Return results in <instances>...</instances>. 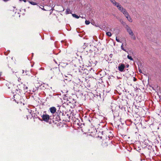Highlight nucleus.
Listing matches in <instances>:
<instances>
[{
    "label": "nucleus",
    "instance_id": "nucleus-10",
    "mask_svg": "<svg viewBox=\"0 0 161 161\" xmlns=\"http://www.w3.org/2000/svg\"><path fill=\"white\" fill-rule=\"evenodd\" d=\"M70 12H71V11L69 9L67 8L66 10V12L67 14H69L70 13Z\"/></svg>",
    "mask_w": 161,
    "mask_h": 161
},
{
    "label": "nucleus",
    "instance_id": "nucleus-21",
    "mask_svg": "<svg viewBox=\"0 0 161 161\" xmlns=\"http://www.w3.org/2000/svg\"><path fill=\"white\" fill-rule=\"evenodd\" d=\"M110 30L111 31H113H113H114V29H110Z\"/></svg>",
    "mask_w": 161,
    "mask_h": 161
},
{
    "label": "nucleus",
    "instance_id": "nucleus-14",
    "mask_svg": "<svg viewBox=\"0 0 161 161\" xmlns=\"http://www.w3.org/2000/svg\"><path fill=\"white\" fill-rule=\"evenodd\" d=\"M127 58L128 59L131 60H133V58H131V56H130L129 55L127 56Z\"/></svg>",
    "mask_w": 161,
    "mask_h": 161
},
{
    "label": "nucleus",
    "instance_id": "nucleus-4",
    "mask_svg": "<svg viewBox=\"0 0 161 161\" xmlns=\"http://www.w3.org/2000/svg\"><path fill=\"white\" fill-rule=\"evenodd\" d=\"M41 117H42L43 120L46 122H48V121L50 118L49 115L46 114H43L41 115Z\"/></svg>",
    "mask_w": 161,
    "mask_h": 161
},
{
    "label": "nucleus",
    "instance_id": "nucleus-20",
    "mask_svg": "<svg viewBox=\"0 0 161 161\" xmlns=\"http://www.w3.org/2000/svg\"><path fill=\"white\" fill-rule=\"evenodd\" d=\"M139 71L140 73H142V70L141 69H139Z\"/></svg>",
    "mask_w": 161,
    "mask_h": 161
},
{
    "label": "nucleus",
    "instance_id": "nucleus-2",
    "mask_svg": "<svg viewBox=\"0 0 161 161\" xmlns=\"http://www.w3.org/2000/svg\"><path fill=\"white\" fill-rule=\"evenodd\" d=\"M126 29L127 32L130 36L131 38L134 40H135L136 37L131 28L129 26H127Z\"/></svg>",
    "mask_w": 161,
    "mask_h": 161
},
{
    "label": "nucleus",
    "instance_id": "nucleus-9",
    "mask_svg": "<svg viewBox=\"0 0 161 161\" xmlns=\"http://www.w3.org/2000/svg\"><path fill=\"white\" fill-rule=\"evenodd\" d=\"M106 34V35L109 36H111L112 35L111 33L110 32H107Z\"/></svg>",
    "mask_w": 161,
    "mask_h": 161
},
{
    "label": "nucleus",
    "instance_id": "nucleus-22",
    "mask_svg": "<svg viewBox=\"0 0 161 161\" xmlns=\"http://www.w3.org/2000/svg\"><path fill=\"white\" fill-rule=\"evenodd\" d=\"M133 79H134L133 80H134V81H135L136 80V79L135 78H134V77L133 78Z\"/></svg>",
    "mask_w": 161,
    "mask_h": 161
},
{
    "label": "nucleus",
    "instance_id": "nucleus-16",
    "mask_svg": "<svg viewBox=\"0 0 161 161\" xmlns=\"http://www.w3.org/2000/svg\"><path fill=\"white\" fill-rule=\"evenodd\" d=\"M157 93L159 97L161 96V91H159V92H158Z\"/></svg>",
    "mask_w": 161,
    "mask_h": 161
},
{
    "label": "nucleus",
    "instance_id": "nucleus-3",
    "mask_svg": "<svg viewBox=\"0 0 161 161\" xmlns=\"http://www.w3.org/2000/svg\"><path fill=\"white\" fill-rule=\"evenodd\" d=\"M125 17L127 18V20L130 22H133V19L131 18V16L129 14V13L127 11L124 14Z\"/></svg>",
    "mask_w": 161,
    "mask_h": 161
},
{
    "label": "nucleus",
    "instance_id": "nucleus-17",
    "mask_svg": "<svg viewBox=\"0 0 161 161\" xmlns=\"http://www.w3.org/2000/svg\"><path fill=\"white\" fill-rule=\"evenodd\" d=\"M63 96H64L65 97H69V95L67 93L66 94H63Z\"/></svg>",
    "mask_w": 161,
    "mask_h": 161
},
{
    "label": "nucleus",
    "instance_id": "nucleus-18",
    "mask_svg": "<svg viewBox=\"0 0 161 161\" xmlns=\"http://www.w3.org/2000/svg\"><path fill=\"white\" fill-rule=\"evenodd\" d=\"M121 49H122L123 50H124V51H125V49L124 48H123V44H122V45L121 46Z\"/></svg>",
    "mask_w": 161,
    "mask_h": 161
},
{
    "label": "nucleus",
    "instance_id": "nucleus-19",
    "mask_svg": "<svg viewBox=\"0 0 161 161\" xmlns=\"http://www.w3.org/2000/svg\"><path fill=\"white\" fill-rule=\"evenodd\" d=\"M116 41L117 42H120L119 40L117 38V37H116Z\"/></svg>",
    "mask_w": 161,
    "mask_h": 161
},
{
    "label": "nucleus",
    "instance_id": "nucleus-15",
    "mask_svg": "<svg viewBox=\"0 0 161 161\" xmlns=\"http://www.w3.org/2000/svg\"><path fill=\"white\" fill-rule=\"evenodd\" d=\"M90 22L89 21H88L86 20L85 21V24L87 25L89 24H90Z\"/></svg>",
    "mask_w": 161,
    "mask_h": 161
},
{
    "label": "nucleus",
    "instance_id": "nucleus-12",
    "mask_svg": "<svg viewBox=\"0 0 161 161\" xmlns=\"http://www.w3.org/2000/svg\"><path fill=\"white\" fill-rule=\"evenodd\" d=\"M29 2L33 5H35L36 4V3L34 2L29 1Z\"/></svg>",
    "mask_w": 161,
    "mask_h": 161
},
{
    "label": "nucleus",
    "instance_id": "nucleus-11",
    "mask_svg": "<svg viewBox=\"0 0 161 161\" xmlns=\"http://www.w3.org/2000/svg\"><path fill=\"white\" fill-rule=\"evenodd\" d=\"M20 97V96L19 94H18V95L14 94V98H16L17 97Z\"/></svg>",
    "mask_w": 161,
    "mask_h": 161
},
{
    "label": "nucleus",
    "instance_id": "nucleus-8",
    "mask_svg": "<svg viewBox=\"0 0 161 161\" xmlns=\"http://www.w3.org/2000/svg\"><path fill=\"white\" fill-rule=\"evenodd\" d=\"M28 111V112L30 114H31V115H32V114H33V112L31 109H27Z\"/></svg>",
    "mask_w": 161,
    "mask_h": 161
},
{
    "label": "nucleus",
    "instance_id": "nucleus-6",
    "mask_svg": "<svg viewBox=\"0 0 161 161\" xmlns=\"http://www.w3.org/2000/svg\"><path fill=\"white\" fill-rule=\"evenodd\" d=\"M125 68V66L124 64H122L118 66V69L121 72H122Z\"/></svg>",
    "mask_w": 161,
    "mask_h": 161
},
{
    "label": "nucleus",
    "instance_id": "nucleus-5",
    "mask_svg": "<svg viewBox=\"0 0 161 161\" xmlns=\"http://www.w3.org/2000/svg\"><path fill=\"white\" fill-rule=\"evenodd\" d=\"M50 112L52 114H53L55 113L56 111V109L55 107H52L49 109Z\"/></svg>",
    "mask_w": 161,
    "mask_h": 161
},
{
    "label": "nucleus",
    "instance_id": "nucleus-13",
    "mask_svg": "<svg viewBox=\"0 0 161 161\" xmlns=\"http://www.w3.org/2000/svg\"><path fill=\"white\" fill-rule=\"evenodd\" d=\"M63 97L64 99L65 100H68L69 99V97L64 96H63Z\"/></svg>",
    "mask_w": 161,
    "mask_h": 161
},
{
    "label": "nucleus",
    "instance_id": "nucleus-1",
    "mask_svg": "<svg viewBox=\"0 0 161 161\" xmlns=\"http://www.w3.org/2000/svg\"><path fill=\"white\" fill-rule=\"evenodd\" d=\"M110 0L113 4L117 8L118 10L123 14L127 11L119 3L116 2L114 0Z\"/></svg>",
    "mask_w": 161,
    "mask_h": 161
},
{
    "label": "nucleus",
    "instance_id": "nucleus-7",
    "mask_svg": "<svg viewBox=\"0 0 161 161\" xmlns=\"http://www.w3.org/2000/svg\"><path fill=\"white\" fill-rule=\"evenodd\" d=\"M72 15L74 17H75L77 19H78L79 18V16H78V15H76L75 14H73Z\"/></svg>",
    "mask_w": 161,
    "mask_h": 161
}]
</instances>
